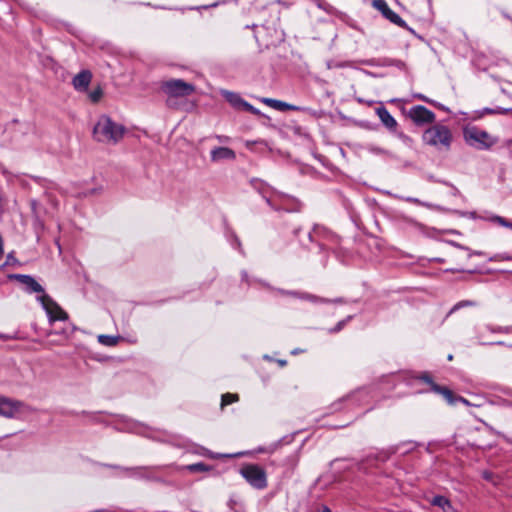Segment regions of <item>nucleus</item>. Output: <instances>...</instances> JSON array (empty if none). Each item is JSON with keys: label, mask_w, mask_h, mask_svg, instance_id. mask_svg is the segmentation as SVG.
<instances>
[{"label": "nucleus", "mask_w": 512, "mask_h": 512, "mask_svg": "<svg viewBox=\"0 0 512 512\" xmlns=\"http://www.w3.org/2000/svg\"><path fill=\"white\" fill-rule=\"evenodd\" d=\"M125 127L114 122L109 116L102 115L93 128V137L96 141L105 144H117L124 136Z\"/></svg>", "instance_id": "1"}, {"label": "nucleus", "mask_w": 512, "mask_h": 512, "mask_svg": "<svg viewBox=\"0 0 512 512\" xmlns=\"http://www.w3.org/2000/svg\"><path fill=\"white\" fill-rule=\"evenodd\" d=\"M422 140L424 144L446 152L451 148L453 135L448 126L437 123L424 131Z\"/></svg>", "instance_id": "2"}, {"label": "nucleus", "mask_w": 512, "mask_h": 512, "mask_svg": "<svg viewBox=\"0 0 512 512\" xmlns=\"http://www.w3.org/2000/svg\"><path fill=\"white\" fill-rule=\"evenodd\" d=\"M463 134L466 143L478 150H488L498 142L496 137L475 126L465 128Z\"/></svg>", "instance_id": "3"}, {"label": "nucleus", "mask_w": 512, "mask_h": 512, "mask_svg": "<svg viewBox=\"0 0 512 512\" xmlns=\"http://www.w3.org/2000/svg\"><path fill=\"white\" fill-rule=\"evenodd\" d=\"M307 238L310 243H315L320 252L331 248V244H338L339 237L321 225H314L312 230L308 232Z\"/></svg>", "instance_id": "4"}, {"label": "nucleus", "mask_w": 512, "mask_h": 512, "mask_svg": "<svg viewBox=\"0 0 512 512\" xmlns=\"http://www.w3.org/2000/svg\"><path fill=\"white\" fill-rule=\"evenodd\" d=\"M241 476L253 487L262 490L267 487L265 470L256 464H246L240 469Z\"/></svg>", "instance_id": "5"}, {"label": "nucleus", "mask_w": 512, "mask_h": 512, "mask_svg": "<svg viewBox=\"0 0 512 512\" xmlns=\"http://www.w3.org/2000/svg\"><path fill=\"white\" fill-rule=\"evenodd\" d=\"M107 467L119 470L124 476L144 479L149 481L164 482L162 478L154 475V470L158 469L155 466H137V467H122L118 465H106Z\"/></svg>", "instance_id": "6"}, {"label": "nucleus", "mask_w": 512, "mask_h": 512, "mask_svg": "<svg viewBox=\"0 0 512 512\" xmlns=\"http://www.w3.org/2000/svg\"><path fill=\"white\" fill-rule=\"evenodd\" d=\"M269 206L275 211L298 212L301 209V203L296 198L278 190L274 197H269Z\"/></svg>", "instance_id": "7"}, {"label": "nucleus", "mask_w": 512, "mask_h": 512, "mask_svg": "<svg viewBox=\"0 0 512 512\" xmlns=\"http://www.w3.org/2000/svg\"><path fill=\"white\" fill-rule=\"evenodd\" d=\"M37 301L40 302L45 310L50 324H53L55 321L68 320V314L49 295H38Z\"/></svg>", "instance_id": "8"}, {"label": "nucleus", "mask_w": 512, "mask_h": 512, "mask_svg": "<svg viewBox=\"0 0 512 512\" xmlns=\"http://www.w3.org/2000/svg\"><path fill=\"white\" fill-rule=\"evenodd\" d=\"M161 88L167 95L172 97L189 96L194 91L193 85L181 79H172L165 81L163 82Z\"/></svg>", "instance_id": "9"}, {"label": "nucleus", "mask_w": 512, "mask_h": 512, "mask_svg": "<svg viewBox=\"0 0 512 512\" xmlns=\"http://www.w3.org/2000/svg\"><path fill=\"white\" fill-rule=\"evenodd\" d=\"M372 6L378 10L382 16L389 20L391 23L408 30L411 33H415L414 30L408 26V24L393 10L390 9L385 0H373Z\"/></svg>", "instance_id": "10"}, {"label": "nucleus", "mask_w": 512, "mask_h": 512, "mask_svg": "<svg viewBox=\"0 0 512 512\" xmlns=\"http://www.w3.org/2000/svg\"><path fill=\"white\" fill-rule=\"evenodd\" d=\"M221 94L235 109L244 110L256 116L261 115L260 110L244 100L240 94L227 90H223Z\"/></svg>", "instance_id": "11"}, {"label": "nucleus", "mask_w": 512, "mask_h": 512, "mask_svg": "<svg viewBox=\"0 0 512 512\" xmlns=\"http://www.w3.org/2000/svg\"><path fill=\"white\" fill-rule=\"evenodd\" d=\"M408 116L416 125H424L435 121V114L422 105H416L410 108Z\"/></svg>", "instance_id": "12"}, {"label": "nucleus", "mask_w": 512, "mask_h": 512, "mask_svg": "<svg viewBox=\"0 0 512 512\" xmlns=\"http://www.w3.org/2000/svg\"><path fill=\"white\" fill-rule=\"evenodd\" d=\"M9 279L17 280L24 286L27 293H38L39 295L46 294L42 285H40L32 276L25 274H11Z\"/></svg>", "instance_id": "13"}, {"label": "nucleus", "mask_w": 512, "mask_h": 512, "mask_svg": "<svg viewBox=\"0 0 512 512\" xmlns=\"http://www.w3.org/2000/svg\"><path fill=\"white\" fill-rule=\"evenodd\" d=\"M416 379L430 385V391L442 395L448 403H453L454 397L452 391L447 387L436 384L428 373H422L417 376Z\"/></svg>", "instance_id": "14"}, {"label": "nucleus", "mask_w": 512, "mask_h": 512, "mask_svg": "<svg viewBox=\"0 0 512 512\" xmlns=\"http://www.w3.org/2000/svg\"><path fill=\"white\" fill-rule=\"evenodd\" d=\"M24 406V403L0 396V416L13 418Z\"/></svg>", "instance_id": "15"}, {"label": "nucleus", "mask_w": 512, "mask_h": 512, "mask_svg": "<svg viewBox=\"0 0 512 512\" xmlns=\"http://www.w3.org/2000/svg\"><path fill=\"white\" fill-rule=\"evenodd\" d=\"M417 447V444L413 441H403L396 445L389 446L385 451H383L381 454H383L382 459L386 460L391 455H394L396 453H400L402 455H405L413 450H415Z\"/></svg>", "instance_id": "16"}, {"label": "nucleus", "mask_w": 512, "mask_h": 512, "mask_svg": "<svg viewBox=\"0 0 512 512\" xmlns=\"http://www.w3.org/2000/svg\"><path fill=\"white\" fill-rule=\"evenodd\" d=\"M285 295L298 297L300 299L308 300L313 303H345L343 298H336L334 300L327 299V298H321L313 294L309 293H300L296 291H283L282 292Z\"/></svg>", "instance_id": "17"}, {"label": "nucleus", "mask_w": 512, "mask_h": 512, "mask_svg": "<svg viewBox=\"0 0 512 512\" xmlns=\"http://www.w3.org/2000/svg\"><path fill=\"white\" fill-rule=\"evenodd\" d=\"M376 114L381 120L382 124L391 132H396V128L398 126L395 118L390 114V112L384 106H380L376 108Z\"/></svg>", "instance_id": "18"}, {"label": "nucleus", "mask_w": 512, "mask_h": 512, "mask_svg": "<svg viewBox=\"0 0 512 512\" xmlns=\"http://www.w3.org/2000/svg\"><path fill=\"white\" fill-rule=\"evenodd\" d=\"M211 160L218 162L221 160H235L236 153L228 147H215L210 153Z\"/></svg>", "instance_id": "19"}, {"label": "nucleus", "mask_w": 512, "mask_h": 512, "mask_svg": "<svg viewBox=\"0 0 512 512\" xmlns=\"http://www.w3.org/2000/svg\"><path fill=\"white\" fill-rule=\"evenodd\" d=\"M92 79V74L88 70H83L73 78V86L78 91H85Z\"/></svg>", "instance_id": "20"}, {"label": "nucleus", "mask_w": 512, "mask_h": 512, "mask_svg": "<svg viewBox=\"0 0 512 512\" xmlns=\"http://www.w3.org/2000/svg\"><path fill=\"white\" fill-rule=\"evenodd\" d=\"M251 184L254 187V189L257 190L259 194H261L263 199L269 205V197H274V193L277 192V190L258 179H253L251 181Z\"/></svg>", "instance_id": "21"}, {"label": "nucleus", "mask_w": 512, "mask_h": 512, "mask_svg": "<svg viewBox=\"0 0 512 512\" xmlns=\"http://www.w3.org/2000/svg\"><path fill=\"white\" fill-rule=\"evenodd\" d=\"M260 101L264 104H266L267 106L273 108V109H276L278 111H295V110H298L299 108L294 106V105H291V104H288L286 102H283V101H280V100H276V99H272V98H260Z\"/></svg>", "instance_id": "22"}, {"label": "nucleus", "mask_w": 512, "mask_h": 512, "mask_svg": "<svg viewBox=\"0 0 512 512\" xmlns=\"http://www.w3.org/2000/svg\"><path fill=\"white\" fill-rule=\"evenodd\" d=\"M431 504L439 507L443 512H457L451 501L442 495H436L432 498Z\"/></svg>", "instance_id": "23"}, {"label": "nucleus", "mask_w": 512, "mask_h": 512, "mask_svg": "<svg viewBox=\"0 0 512 512\" xmlns=\"http://www.w3.org/2000/svg\"><path fill=\"white\" fill-rule=\"evenodd\" d=\"M183 469H185L191 473H196V472H208L212 469V467L203 462H198V463L186 465L183 467Z\"/></svg>", "instance_id": "24"}, {"label": "nucleus", "mask_w": 512, "mask_h": 512, "mask_svg": "<svg viewBox=\"0 0 512 512\" xmlns=\"http://www.w3.org/2000/svg\"><path fill=\"white\" fill-rule=\"evenodd\" d=\"M120 337L119 336H111V335H99L98 336V342L104 346H115L117 345Z\"/></svg>", "instance_id": "25"}, {"label": "nucleus", "mask_w": 512, "mask_h": 512, "mask_svg": "<svg viewBox=\"0 0 512 512\" xmlns=\"http://www.w3.org/2000/svg\"><path fill=\"white\" fill-rule=\"evenodd\" d=\"M486 329L492 333L498 334H512V325L509 326H493L487 325Z\"/></svg>", "instance_id": "26"}, {"label": "nucleus", "mask_w": 512, "mask_h": 512, "mask_svg": "<svg viewBox=\"0 0 512 512\" xmlns=\"http://www.w3.org/2000/svg\"><path fill=\"white\" fill-rule=\"evenodd\" d=\"M239 397L237 394H231V393H226V394H223L222 397H221V406H226V405H230L236 401H238Z\"/></svg>", "instance_id": "27"}, {"label": "nucleus", "mask_w": 512, "mask_h": 512, "mask_svg": "<svg viewBox=\"0 0 512 512\" xmlns=\"http://www.w3.org/2000/svg\"><path fill=\"white\" fill-rule=\"evenodd\" d=\"M473 306H476V302L471 301V300H462L453 306V308L451 309V312L459 310L463 307H473Z\"/></svg>", "instance_id": "28"}, {"label": "nucleus", "mask_w": 512, "mask_h": 512, "mask_svg": "<svg viewBox=\"0 0 512 512\" xmlns=\"http://www.w3.org/2000/svg\"><path fill=\"white\" fill-rule=\"evenodd\" d=\"M352 319V316H348L346 319L339 321L333 328L329 330L330 333H337L341 331L344 326Z\"/></svg>", "instance_id": "29"}, {"label": "nucleus", "mask_w": 512, "mask_h": 512, "mask_svg": "<svg viewBox=\"0 0 512 512\" xmlns=\"http://www.w3.org/2000/svg\"><path fill=\"white\" fill-rule=\"evenodd\" d=\"M490 261L501 262V261H512V255L508 253H499L490 258Z\"/></svg>", "instance_id": "30"}, {"label": "nucleus", "mask_w": 512, "mask_h": 512, "mask_svg": "<svg viewBox=\"0 0 512 512\" xmlns=\"http://www.w3.org/2000/svg\"><path fill=\"white\" fill-rule=\"evenodd\" d=\"M102 96V90L101 89H95L89 94V98L92 102L96 103L100 100Z\"/></svg>", "instance_id": "31"}, {"label": "nucleus", "mask_w": 512, "mask_h": 512, "mask_svg": "<svg viewBox=\"0 0 512 512\" xmlns=\"http://www.w3.org/2000/svg\"><path fill=\"white\" fill-rule=\"evenodd\" d=\"M397 137L407 146H411L413 143L412 138L404 134L403 132H398Z\"/></svg>", "instance_id": "32"}, {"label": "nucleus", "mask_w": 512, "mask_h": 512, "mask_svg": "<svg viewBox=\"0 0 512 512\" xmlns=\"http://www.w3.org/2000/svg\"><path fill=\"white\" fill-rule=\"evenodd\" d=\"M16 264L18 265L19 261L17 260V258H15L14 254L12 252L9 253L7 255L4 265H16Z\"/></svg>", "instance_id": "33"}, {"label": "nucleus", "mask_w": 512, "mask_h": 512, "mask_svg": "<svg viewBox=\"0 0 512 512\" xmlns=\"http://www.w3.org/2000/svg\"><path fill=\"white\" fill-rule=\"evenodd\" d=\"M414 97H415L416 99L421 100V101H423V102H426V103H428V104H434V101H433V100L429 99L428 97H426V96H425V95H423V94H420V93H418V94H414Z\"/></svg>", "instance_id": "34"}, {"label": "nucleus", "mask_w": 512, "mask_h": 512, "mask_svg": "<svg viewBox=\"0 0 512 512\" xmlns=\"http://www.w3.org/2000/svg\"><path fill=\"white\" fill-rule=\"evenodd\" d=\"M405 201L415 204H422V202L419 199L413 197H407L405 198Z\"/></svg>", "instance_id": "35"}, {"label": "nucleus", "mask_w": 512, "mask_h": 512, "mask_svg": "<svg viewBox=\"0 0 512 512\" xmlns=\"http://www.w3.org/2000/svg\"><path fill=\"white\" fill-rule=\"evenodd\" d=\"M498 220H499V222H500L503 226H505V227H507V228H509V225H512V222L507 221V220H506V219H504V218L499 217V218H498Z\"/></svg>", "instance_id": "36"}, {"label": "nucleus", "mask_w": 512, "mask_h": 512, "mask_svg": "<svg viewBox=\"0 0 512 512\" xmlns=\"http://www.w3.org/2000/svg\"><path fill=\"white\" fill-rule=\"evenodd\" d=\"M494 344L499 345V346H506L508 348H512V344H507V343H505L503 341H497Z\"/></svg>", "instance_id": "37"}, {"label": "nucleus", "mask_w": 512, "mask_h": 512, "mask_svg": "<svg viewBox=\"0 0 512 512\" xmlns=\"http://www.w3.org/2000/svg\"><path fill=\"white\" fill-rule=\"evenodd\" d=\"M233 240L237 246L238 249H241V243L236 235H233Z\"/></svg>", "instance_id": "38"}, {"label": "nucleus", "mask_w": 512, "mask_h": 512, "mask_svg": "<svg viewBox=\"0 0 512 512\" xmlns=\"http://www.w3.org/2000/svg\"><path fill=\"white\" fill-rule=\"evenodd\" d=\"M432 105L437 107V108H439V109L446 110V108L442 104L436 103L435 101H434V104H432Z\"/></svg>", "instance_id": "39"}, {"label": "nucleus", "mask_w": 512, "mask_h": 512, "mask_svg": "<svg viewBox=\"0 0 512 512\" xmlns=\"http://www.w3.org/2000/svg\"><path fill=\"white\" fill-rule=\"evenodd\" d=\"M52 334H66V332H65L64 330H62V331H60V332H58V331H55V332L50 331V332H48V333H47V335H48V336H50V335H52Z\"/></svg>", "instance_id": "40"}, {"label": "nucleus", "mask_w": 512, "mask_h": 512, "mask_svg": "<svg viewBox=\"0 0 512 512\" xmlns=\"http://www.w3.org/2000/svg\"><path fill=\"white\" fill-rule=\"evenodd\" d=\"M321 512H331V511H330V509L328 507H324Z\"/></svg>", "instance_id": "41"}, {"label": "nucleus", "mask_w": 512, "mask_h": 512, "mask_svg": "<svg viewBox=\"0 0 512 512\" xmlns=\"http://www.w3.org/2000/svg\"><path fill=\"white\" fill-rule=\"evenodd\" d=\"M484 477H485L486 479H489V474H488V473H484Z\"/></svg>", "instance_id": "42"}, {"label": "nucleus", "mask_w": 512, "mask_h": 512, "mask_svg": "<svg viewBox=\"0 0 512 512\" xmlns=\"http://www.w3.org/2000/svg\"><path fill=\"white\" fill-rule=\"evenodd\" d=\"M242 276H243V278H244V277H246V276H247V273H246V272H243V273H242Z\"/></svg>", "instance_id": "43"}, {"label": "nucleus", "mask_w": 512, "mask_h": 512, "mask_svg": "<svg viewBox=\"0 0 512 512\" xmlns=\"http://www.w3.org/2000/svg\"><path fill=\"white\" fill-rule=\"evenodd\" d=\"M279 363H280L281 365H284V364L286 363V361H279Z\"/></svg>", "instance_id": "44"}, {"label": "nucleus", "mask_w": 512, "mask_h": 512, "mask_svg": "<svg viewBox=\"0 0 512 512\" xmlns=\"http://www.w3.org/2000/svg\"><path fill=\"white\" fill-rule=\"evenodd\" d=\"M207 452H208V451H207V450H205V452H204V453H202V454H203L204 456H207V455H208V453H207Z\"/></svg>", "instance_id": "45"}, {"label": "nucleus", "mask_w": 512, "mask_h": 512, "mask_svg": "<svg viewBox=\"0 0 512 512\" xmlns=\"http://www.w3.org/2000/svg\"><path fill=\"white\" fill-rule=\"evenodd\" d=\"M460 400H461L462 402H464V403H467V401H466L465 399H463V398H460Z\"/></svg>", "instance_id": "46"}, {"label": "nucleus", "mask_w": 512, "mask_h": 512, "mask_svg": "<svg viewBox=\"0 0 512 512\" xmlns=\"http://www.w3.org/2000/svg\"><path fill=\"white\" fill-rule=\"evenodd\" d=\"M509 228H510V229H512V224H511V225H509Z\"/></svg>", "instance_id": "47"}]
</instances>
